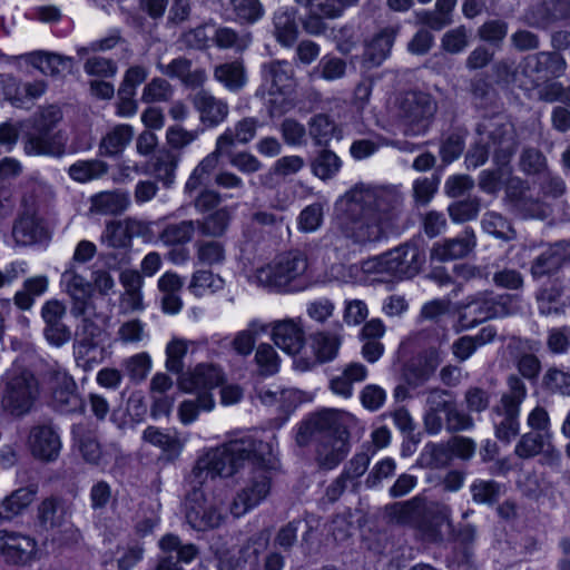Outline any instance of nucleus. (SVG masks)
Segmentation results:
<instances>
[{"label": "nucleus", "instance_id": "f257e3e1", "mask_svg": "<svg viewBox=\"0 0 570 570\" xmlns=\"http://www.w3.org/2000/svg\"><path fill=\"white\" fill-rule=\"evenodd\" d=\"M403 204L394 186L356 185L337 204L341 230L357 244L380 242L395 228Z\"/></svg>", "mask_w": 570, "mask_h": 570}, {"label": "nucleus", "instance_id": "f03ea898", "mask_svg": "<svg viewBox=\"0 0 570 570\" xmlns=\"http://www.w3.org/2000/svg\"><path fill=\"white\" fill-rule=\"evenodd\" d=\"M246 464L273 466L272 444L247 436L209 448L197 458L187 479L194 487L205 485L209 479L234 476Z\"/></svg>", "mask_w": 570, "mask_h": 570}, {"label": "nucleus", "instance_id": "7ed1b4c3", "mask_svg": "<svg viewBox=\"0 0 570 570\" xmlns=\"http://www.w3.org/2000/svg\"><path fill=\"white\" fill-rule=\"evenodd\" d=\"M384 514L389 523L412 528L426 542H441L454 534L450 508L424 495L390 503Z\"/></svg>", "mask_w": 570, "mask_h": 570}, {"label": "nucleus", "instance_id": "20e7f679", "mask_svg": "<svg viewBox=\"0 0 570 570\" xmlns=\"http://www.w3.org/2000/svg\"><path fill=\"white\" fill-rule=\"evenodd\" d=\"M354 416L345 411L324 409L309 421L314 431L320 434L316 459L325 469L335 468L350 451L348 428Z\"/></svg>", "mask_w": 570, "mask_h": 570}, {"label": "nucleus", "instance_id": "39448f33", "mask_svg": "<svg viewBox=\"0 0 570 570\" xmlns=\"http://www.w3.org/2000/svg\"><path fill=\"white\" fill-rule=\"evenodd\" d=\"M308 261L301 252H287L272 262L258 267L253 276L254 283L269 292L287 294L303 291L302 278L307 272Z\"/></svg>", "mask_w": 570, "mask_h": 570}, {"label": "nucleus", "instance_id": "423d86ee", "mask_svg": "<svg viewBox=\"0 0 570 570\" xmlns=\"http://www.w3.org/2000/svg\"><path fill=\"white\" fill-rule=\"evenodd\" d=\"M293 70L285 60H273L262 66V83L256 91L267 107L268 115L281 117L295 105Z\"/></svg>", "mask_w": 570, "mask_h": 570}, {"label": "nucleus", "instance_id": "0eeeda50", "mask_svg": "<svg viewBox=\"0 0 570 570\" xmlns=\"http://www.w3.org/2000/svg\"><path fill=\"white\" fill-rule=\"evenodd\" d=\"M0 413L12 417L27 415L40 396V384L27 368H11L2 376Z\"/></svg>", "mask_w": 570, "mask_h": 570}, {"label": "nucleus", "instance_id": "6e6552de", "mask_svg": "<svg viewBox=\"0 0 570 570\" xmlns=\"http://www.w3.org/2000/svg\"><path fill=\"white\" fill-rule=\"evenodd\" d=\"M424 257L413 243H404L382 255L365 261L362 268L367 274L385 278H404L416 275Z\"/></svg>", "mask_w": 570, "mask_h": 570}, {"label": "nucleus", "instance_id": "1a4fd4ad", "mask_svg": "<svg viewBox=\"0 0 570 570\" xmlns=\"http://www.w3.org/2000/svg\"><path fill=\"white\" fill-rule=\"evenodd\" d=\"M38 525L53 533V541L68 546L77 543L81 539L79 529L71 522L72 504L67 500L50 495L37 505Z\"/></svg>", "mask_w": 570, "mask_h": 570}, {"label": "nucleus", "instance_id": "9d476101", "mask_svg": "<svg viewBox=\"0 0 570 570\" xmlns=\"http://www.w3.org/2000/svg\"><path fill=\"white\" fill-rule=\"evenodd\" d=\"M185 517L188 524L197 531L219 528L227 518L225 502L219 497L206 498L204 485L194 487L186 478Z\"/></svg>", "mask_w": 570, "mask_h": 570}, {"label": "nucleus", "instance_id": "9b49d317", "mask_svg": "<svg viewBox=\"0 0 570 570\" xmlns=\"http://www.w3.org/2000/svg\"><path fill=\"white\" fill-rule=\"evenodd\" d=\"M508 391L501 396L500 402L493 407V424L495 436L505 443H510L520 431V405L527 396V386L518 375L508 377Z\"/></svg>", "mask_w": 570, "mask_h": 570}, {"label": "nucleus", "instance_id": "f8f14e48", "mask_svg": "<svg viewBox=\"0 0 570 570\" xmlns=\"http://www.w3.org/2000/svg\"><path fill=\"white\" fill-rule=\"evenodd\" d=\"M436 112L435 100L425 92L409 91L399 100L397 117L405 136L424 135Z\"/></svg>", "mask_w": 570, "mask_h": 570}, {"label": "nucleus", "instance_id": "ddd939ff", "mask_svg": "<svg viewBox=\"0 0 570 570\" xmlns=\"http://www.w3.org/2000/svg\"><path fill=\"white\" fill-rule=\"evenodd\" d=\"M277 460L273 466L252 464L245 485L236 493L229 512L235 518H240L252 509L261 504L271 492V471L276 468Z\"/></svg>", "mask_w": 570, "mask_h": 570}, {"label": "nucleus", "instance_id": "4468645a", "mask_svg": "<svg viewBox=\"0 0 570 570\" xmlns=\"http://www.w3.org/2000/svg\"><path fill=\"white\" fill-rule=\"evenodd\" d=\"M40 557L39 542L33 535L22 531L0 529V559L6 564L28 567Z\"/></svg>", "mask_w": 570, "mask_h": 570}, {"label": "nucleus", "instance_id": "2eb2a0df", "mask_svg": "<svg viewBox=\"0 0 570 570\" xmlns=\"http://www.w3.org/2000/svg\"><path fill=\"white\" fill-rule=\"evenodd\" d=\"M11 237L17 246L26 247L49 238L45 220L37 209L28 204L26 196L21 198V209L12 222Z\"/></svg>", "mask_w": 570, "mask_h": 570}, {"label": "nucleus", "instance_id": "dca6fc26", "mask_svg": "<svg viewBox=\"0 0 570 570\" xmlns=\"http://www.w3.org/2000/svg\"><path fill=\"white\" fill-rule=\"evenodd\" d=\"M47 385L51 402L60 412H72L81 406L77 384L71 375L62 368H51L47 372Z\"/></svg>", "mask_w": 570, "mask_h": 570}, {"label": "nucleus", "instance_id": "f3484780", "mask_svg": "<svg viewBox=\"0 0 570 570\" xmlns=\"http://www.w3.org/2000/svg\"><path fill=\"white\" fill-rule=\"evenodd\" d=\"M570 264V238L547 245L546 249L531 263L530 275L533 279L550 277Z\"/></svg>", "mask_w": 570, "mask_h": 570}, {"label": "nucleus", "instance_id": "a211bd4d", "mask_svg": "<svg viewBox=\"0 0 570 570\" xmlns=\"http://www.w3.org/2000/svg\"><path fill=\"white\" fill-rule=\"evenodd\" d=\"M67 137L62 131L28 128L23 137V151L28 156L61 157L66 153Z\"/></svg>", "mask_w": 570, "mask_h": 570}, {"label": "nucleus", "instance_id": "6ab92c4d", "mask_svg": "<svg viewBox=\"0 0 570 570\" xmlns=\"http://www.w3.org/2000/svg\"><path fill=\"white\" fill-rule=\"evenodd\" d=\"M66 315V304L57 298L48 299L41 307V318L45 323L43 335L53 346L60 347L71 338V331L63 323Z\"/></svg>", "mask_w": 570, "mask_h": 570}, {"label": "nucleus", "instance_id": "aec40b11", "mask_svg": "<svg viewBox=\"0 0 570 570\" xmlns=\"http://www.w3.org/2000/svg\"><path fill=\"white\" fill-rule=\"evenodd\" d=\"M566 19H570V0H542L530 6L522 16L527 26L537 29H548Z\"/></svg>", "mask_w": 570, "mask_h": 570}, {"label": "nucleus", "instance_id": "412c9836", "mask_svg": "<svg viewBox=\"0 0 570 570\" xmlns=\"http://www.w3.org/2000/svg\"><path fill=\"white\" fill-rule=\"evenodd\" d=\"M160 554L155 570H183L179 562L189 563L198 554V548L193 543L183 544L179 537L166 534L158 542Z\"/></svg>", "mask_w": 570, "mask_h": 570}, {"label": "nucleus", "instance_id": "4be33fe9", "mask_svg": "<svg viewBox=\"0 0 570 570\" xmlns=\"http://www.w3.org/2000/svg\"><path fill=\"white\" fill-rule=\"evenodd\" d=\"M60 285L72 302L71 314L76 317L82 316L91 297L90 282L80 275L73 265H70L61 274Z\"/></svg>", "mask_w": 570, "mask_h": 570}, {"label": "nucleus", "instance_id": "5701e85b", "mask_svg": "<svg viewBox=\"0 0 570 570\" xmlns=\"http://www.w3.org/2000/svg\"><path fill=\"white\" fill-rule=\"evenodd\" d=\"M224 375L216 365L198 364L190 372L183 373L178 379L179 387L185 392L205 393L220 385Z\"/></svg>", "mask_w": 570, "mask_h": 570}, {"label": "nucleus", "instance_id": "b1692460", "mask_svg": "<svg viewBox=\"0 0 570 570\" xmlns=\"http://www.w3.org/2000/svg\"><path fill=\"white\" fill-rule=\"evenodd\" d=\"M124 288L119 297V311L121 314L141 312L145 309L142 286L144 279L141 274L135 269H126L121 272L119 277Z\"/></svg>", "mask_w": 570, "mask_h": 570}, {"label": "nucleus", "instance_id": "393cba45", "mask_svg": "<svg viewBox=\"0 0 570 570\" xmlns=\"http://www.w3.org/2000/svg\"><path fill=\"white\" fill-rule=\"evenodd\" d=\"M272 340L277 347L289 355H296L304 346V332L293 318L275 321L272 324Z\"/></svg>", "mask_w": 570, "mask_h": 570}, {"label": "nucleus", "instance_id": "a878e982", "mask_svg": "<svg viewBox=\"0 0 570 570\" xmlns=\"http://www.w3.org/2000/svg\"><path fill=\"white\" fill-rule=\"evenodd\" d=\"M567 63L557 52L541 51L529 55L523 59V70L527 75H535L538 79L558 78L563 75Z\"/></svg>", "mask_w": 570, "mask_h": 570}, {"label": "nucleus", "instance_id": "bb28decb", "mask_svg": "<svg viewBox=\"0 0 570 570\" xmlns=\"http://www.w3.org/2000/svg\"><path fill=\"white\" fill-rule=\"evenodd\" d=\"M191 102L199 115V120L207 127H216L228 116L229 107L226 101L218 99L212 94L200 90L196 92Z\"/></svg>", "mask_w": 570, "mask_h": 570}, {"label": "nucleus", "instance_id": "cd10ccee", "mask_svg": "<svg viewBox=\"0 0 570 570\" xmlns=\"http://www.w3.org/2000/svg\"><path fill=\"white\" fill-rule=\"evenodd\" d=\"M29 445L32 455L42 461L56 460L61 449L58 433L49 425L35 426L29 435Z\"/></svg>", "mask_w": 570, "mask_h": 570}, {"label": "nucleus", "instance_id": "c85d7f7f", "mask_svg": "<svg viewBox=\"0 0 570 570\" xmlns=\"http://www.w3.org/2000/svg\"><path fill=\"white\" fill-rule=\"evenodd\" d=\"M509 347L517 350L514 360L519 373L527 380L535 381L541 371V362L533 352L538 351L539 343L513 336Z\"/></svg>", "mask_w": 570, "mask_h": 570}, {"label": "nucleus", "instance_id": "c756f323", "mask_svg": "<svg viewBox=\"0 0 570 570\" xmlns=\"http://www.w3.org/2000/svg\"><path fill=\"white\" fill-rule=\"evenodd\" d=\"M157 69L169 78L179 79L185 86L196 88L204 85L207 79L202 68L191 69V61L185 57L173 59L169 63L157 62Z\"/></svg>", "mask_w": 570, "mask_h": 570}, {"label": "nucleus", "instance_id": "7c9ffc66", "mask_svg": "<svg viewBox=\"0 0 570 570\" xmlns=\"http://www.w3.org/2000/svg\"><path fill=\"white\" fill-rule=\"evenodd\" d=\"M297 10L279 7L273 14V33L283 47H292L298 37Z\"/></svg>", "mask_w": 570, "mask_h": 570}, {"label": "nucleus", "instance_id": "2f4dec72", "mask_svg": "<svg viewBox=\"0 0 570 570\" xmlns=\"http://www.w3.org/2000/svg\"><path fill=\"white\" fill-rule=\"evenodd\" d=\"M135 131L132 126L118 124L112 126L101 137L99 142V154L106 157H116L122 154L126 147L131 142Z\"/></svg>", "mask_w": 570, "mask_h": 570}, {"label": "nucleus", "instance_id": "473e14b6", "mask_svg": "<svg viewBox=\"0 0 570 570\" xmlns=\"http://www.w3.org/2000/svg\"><path fill=\"white\" fill-rule=\"evenodd\" d=\"M130 206V196L124 190L98 193L90 198L89 212L100 215H119Z\"/></svg>", "mask_w": 570, "mask_h": 570}, {"label": "nucleus", "instance_id": "72a5a7b5", "mask_svg": "<svg viewBox=\"0 0 570 570\" xmlns=\"http://www.w3.org/2000/svg\"><path fill=\"white\" fill-rule=\"evenodd\" d=\"M259 120L255 117H245L238 120L233 127L218 136V147H224L226 150L230 149L235 144H248L255 136Z\"/></svg>", "mask_w": 570, "mask_h": 570}, {"label": "nucleus", "instance_id": "f704fd0d", "mask_svg": "<svg viewBox=\"0 0 570 570\" xmlns=\"http://www.w3.org/2000/svg\"><path fill=\"white\" fill-rule=\"evenodd\" d=\"M28 61L42 73L52 77L65 76L73 67L72 58L45 51L30 53Z\"/></svg>", "mask_w": 570, "mask_h": 570}, {"label": "nucleus", "instance_id": "c9c22d12", "mask_svg": "<svg viewBox=\"0 0 570 570\" xmlns=\"http://www.w3.org/2000/svg\"><path fill=\"white\" fill-rule=\"evenodd\" d=\"M426 403L430 412L444 413L450 431L456 432L463 429V416L448 393L432 391L428 395Z\"/></svg>", "mask_w": 570, "mask_h": 570}, {"label": "nucleus", "instance_id": "e433bc0d", "mask_svg": "<svg viewBox=\"0 0 570 570\" xmlns=\"http://www.w3.org/2000/svg\"><path fill=\"white\" fill-rule=\"evenodd\" d=\"M227 150L224 147H218V141L216 140L215 150L208 154L193 170L189 178L186 181L185 190L187 193H193L198 189L200 186L207 184L213 171L217 168L219 163V157L226 154Z\"/></svg>", "mask_w": 570, "mask_h": 570}, {"label": "nucleus", "instance_id": "4c0bfd02", "mask_svg": "<svg viewBox=\"0 0 570 570\" xmlns=\"http://www.w3.org/2000/svg\"><path fill=\"white\" fill-rule=\"evenodd\" d=\"M397 32L399 27H386L373 37L365 51L372 66H380L390 56Z\"/></svg>", "mask_w": 570, "mask_h": 570}, {"label": "nucleus", "instance_id": "58836bf2", "mask_svg": "<svg viewBox=\"0 0 570 570\" xmlns=\"http://www.w3.org/2000/svg\"><path fill=\"white\" fill-rule=\"evenodd\" d=\"M214 78L227 90L239 91L247 82L246 69L240 60L224 62L215 67Z\"/></svg>", "mask_w": 570, "mask_h": 570}, {"label": "nucleus", "instance_id": "ea45409f", "mask_svg": "<svg viewBox=\"0 0 570 570\" xmlns=\"http://www.w3.org/2000/svg\"><path fill=\"white\" fill-rule=\"evenodd\" d=\"M38 493L37 484H29L16 489L1 501V508L8 512V517L21 515L35 501Z\"/></svg>", "mask_w": 570, "mask_h": 570}, {"label": "nucleus", "instance_id": "a19ab883", "mask_svg": "<svg viewBox=\"0 0 570 570\" xmlns=\"http://www.w3.org/2000/svg\"><path fill=\"white\" fill-rule=\"evenodd\" d=\"M49 288V278L46 275L28 277L21 291L13 297L14 304L22 311H28L35 303V297L43 295Z\"/></svg>", "mask_w": 570, "mask_h": 570}, {"label": "nucleus", "instance_id": "79ce46f5", "mask_svg": "<svg viewBox=\"0 0 570 570\" xmlns=\"http://www.w3.org/2000/svg\"><path fill=\"white\" fill-rule=\"evenodd\" d=\"M108 171V165L100 159L78 160L68 168V175L77 183L99 179Z\"/></svg>", "mask_w": 570, "mask_h": 570}, {"label": "nucleus", "instance_id": "37998d69", "mask_svg": "<svg viewBox=\"0 0 570 570\" xmlns=\"http://www.w3.org/2000/svg\"><path fill=\"white\" fill-rule=\"evenodd\" d=\"M519 169L525 176H538L540 177L547 170H549V164L546 155L535 147L522 148L519 160Z\"/></svg>", "mask_w": 570, "mask_h": 570}, {"label": "nucleus", "instance_id": "c03bdc74", "mask_svg": "<svg viewBox=\"0 0 570 570\" xmlns=\"http://www.w3.org/2000/svg\"><path fill=\"white\" fill-rule=\"evenodd\" d=\"M232 213L227 207L219 208L205 217L195 220L197 229L203 236L220 237L223 236L230 223Z\"/></svg>", "mask_w": 570, "mask_h": 570}, {"label": "nucleus", "instance_id": "a18cd8bd", "mask_svg": "<svg viewBox=\"0 0 570 570\" xmlns=\"http://www.w3.org/2000/svg\"><path fill=\"white\" fill-rule=\"evenodd\" d=\"M336 131V124L325 114H317L308 120V135L315 145L326 146Z\"/></svg>", "mask_w": 570, "mask_h": 570}, {"label": "nucleus", "instance_id": "49530a36", "mask_svg": "<svg viewBox=\"0 0 570 570\" xmlns=\"http://www.w3.org/2000/svg\"><path fill=\"white\" fill-rule=\"evenodd\" d=\"M341 166L340 157L328 149L321 150L311 163L312 173L322 180L333 178Z\"/></svg>", "mask_w": 570, "mask_h": 570}, {"label": "nucleus", "instance_id": "de8ad7c7", "mask_svg": "<svg viewBox=\"0 0 570 570\" xmlns=\"http://www.w3.org/2000/svg\"><path fill=\"white\" fill-rule=\"evenodd\" d=\"M198 264L204 266L222 265L226 259V249L218 240H199L195 244Z\"/></svg>", "mask_w": 570, "mask_h": 570}, {"label": "nucleus", "instance_id": "09e8293b", "mask_svg": "<svg viewBox=\"0 0 570 570\" xmlns=\"http://www.w3.org/2000/svg\"><path fill=\"white\" fill-rule=\"evenodd\" d=\"M224 287V279L209 271H196L188 286L189 291L197 297L213 294Z\"/></svg>", "mask_w": 570, "mask_h": 570}, {"label": "nucleus", "instance_id": "8fccbe9b", "mask_svg": "<svg viewBox=\"0 0 570 570\" xmlns=\"http://www.w3.org/2000/svg\"><path fill=\"white\" fill-rule=\"evenodd\" d=\"M214 405L215 401L212 393H199L196 401L186 400L180 403L178 407L179 420L184 424H190L197 419L199 410L210 411Z\"/></svg>", "mask_w": 570, "mask_h": 570}, {"label": "nucleus", "instance_id": "3c124183", "mask_svg": "<svg viewBox=\"0 0 570 570\" xmlns=\"http://www.w3.org/2000/svg\"><path fill=\"white\" fill-rule=\"evenodd\" d=\"M196 228L195 220H183L177 224H169L163 229L159 238L166 245L185 244L193 238Z\"/></svg>", "mask_w": 570, "mask_h": 570}, {"label": "nucleus", "instance_id": "603ef678", "mask_svg": "<svg viewBox=\"0 0 570 570\" xmlns=\"http://www.w3.org/2000/svg\"><path fill=\"white\" fill-rule=\"evenodd\" d=\"M151 357L147 352L137 353L122 362L127 376L134 383L144 382L151 371Z\"/></svg>", "mask_w": 570, "mask_h": 570}, {"label": "nucleus", "instance_id": "864d4df0", "mask_svg": "<svg viewBox=\"0 0 570 570\" xmlns=\"http://www.w3.org/2000/svg\"><path fill=\"white\" fill-rule=\"evenodd\" d=\"M189 342L185 338L174 337L166 346L165 367L168 372L179 374L184 370V357L187 354Z\"/></svg>", "mask_w": 570, "mask_h": 570}, {"label": "nucleus", "instance_id": "5fc2aeb1", "mask_svg": "<svg viewBox=\"0 0 570 570\" xmlns=\"http://www.w3.org/2000/svg\"><path fill=\"white\" fill-rule=\"evenodd\" d=\"M341 345L340 338L326 332L316 333L313 336V350L320 362L332 361L338 352Z\"/></svg>", "mask_w": 570, "mask_h": 570}, {"label": "nucleus", "instance_id": "6e6d98bb", "mask_svg": "<svg viewBox=\"0 0 570 570\" xmlns=\"http://www.w3.org/2000/svg\"><path fill=\"white\" fill-rule=\"evenodd\" d=\"M539 195L543 199H559L567 193L564 179L550 169L538 179Z\"/></svg>", "mask_w": 570, "mask_h": 570}, {"label": "nucleus", "instance_id": "4d7b16f0", "mask_svg": "<svg viewBox=\"0 0 570 570\" xmlns=\"http://www.w3.org/2000/svg\"><path fill=\"white\" fill-rule=\"evenodd\" d=\"M62 120V111L56 105L39 108L28 120L29 128L53 130Z\"/></svg>", "mask_w": 570, "mask_h": 570}, {"label": "nucleus", "instance_id": "13d9d810", "mask_svg": "<svg viewBox=\"0 0 570 570\" xmlns=\"http://www.w3.org/2000/svg\"><path fill=\"white\" fill-rule=\"evenodd\" d=\"M542 387L550 393L570 395V373L557 367H549L542 376Z\"/></svg>", "mask_w": 570, "mask_h": 570}, {"label": "nucleus", "instance_id": "bf43d9fd", "mask_svg": "<svg viewBox=\"0 0 570 570\" xmlns=\"http://www.w3.org/2000/svg\"><path fill=\"white\" fill-rule=\"evenodd\" d=\"M173 94V86L166 79L156 77L144 87L140 99L145 104L165 102Z\"/></svg>", "mask_w": 570, "mask_h": 570}, {"label": "nucleus", "instance_id": "052dcab7", "mask_svg": "<svg viewBox=\"0 0 570 570\" xmlns=\"http://www.w3.org/2000/svg\"><path fill=\"white\" fill-rule=\"evenodd\" d=\"M177 165L178 157L176 155L168 150L160 151L155 158L153 171L157 179L169 186L174 181Z\"/></svg>", "mask_w": 570, "mask_h": 570}, {"label": "nucleus", "instance_id": "680f3d73", "mask_svg": "<svg viewBox=\"0 0 570 570\" xmlns=\"http://www.w3.org/2000/svg\"><path fill=\"white\" fill-rule=\"evenodd\" d=\"M215 45L220 49H236L237 51L245 50L252 38L249 35L239 36L237 32L227 27H220L215 30L213 36Z\"/></svg>", "mask_w": 570, "mask_h": 570}, {"label": "nucleus", "instance_id": "e2e57ef3", "mask_svg": "<svg viewBox=\"0 0 570 570\" xmlns=\"http://www.w3.org/2000/svg\"><path fill=\"white\" fill-rule=\"evenodd\" d=\"M543 448L544 435L542 433L529 432L524 433L518 441L514 454L522 460H528L539 455Z\"/></svg>", "mask_w": 570, "mask_h": 570}, {"label": "nucleus", "instance_id": "0e129e2a", "mask_svg": "<svg viewBox=\"0 0 570 570\" xmlns=\"http://www.w3.org/2000/svg\"><path fill=\"white\" fill-rule=\"evenodd\" d=\"M229 3L239 21L254 23L264 16V7L259 0H229Z\"/></svg>", "mask_w": 570, "mask_h": 570}, {"label": "nucleus", "instance_id": "69168bd1", "mask_svg": "<svg viewBox=\"0 0 570 570\" xmlns=\"http://www.w3.org/2000/svg\"><path fill=\"white\" fill-rule=\"evenodd\" d=\"M430 256L432 261L438 262L459 259L463 256V240L451 238L435 243L431 249Z\"/></svg>", "mask_w": 570, "mask_h": 570}, {"label": "nucleus", "instance_id": "338daca9", "mask_svg": "<svg viewBox=\"0 0 570 570\" xmlns=\"http://www.w3.org/2000/svg\"><path fill=\"white\" fill-rule=\"evenodd\" d=\"M508 33V23L503 20L495 19L484 22L478 29V38L489 45L499 47Z\"/></svg>", "mask_w": 570, "mask_h": 570}, {"label": "nucleus", "instance_id": "774afa93", "mask_svg": "<svg viewBox=\"0 0 570 570\" xmlns=\"http://www.w3.org/2000/svg\"><path fill=\"white\" fill-rule=\"evenodd\" d=\"M283 140L288 146L298 147L306 144V128L293 118H286L279 126Z\"/></svg>", "mask_w": 570, "mask_h": 570}]
</instances>
